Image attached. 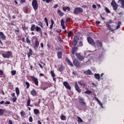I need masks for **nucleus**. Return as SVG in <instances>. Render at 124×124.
I'll return each instance as SVG.
<instances>
[{
  "label": "nucleus",
  "instance_id": "19",
  "mask_svg": "<svg viewBox=\"0 0 124 124\" xmlns=\"http://www.w3.org/2000/svg\"><path fill=\"white\" fill-rule=\"evenodd\" d=\"M77 49H78V48L75 46H74L72 48L71 53L73 55H74V54H75V52H76Z\"/></svg>",
  "mask_w": 124,
  "mask_h": 124
},
{
  "label": "nucleus",
  "instance_id": "34",
  "mask_svg": "<svg viewBox=\"0 0 124 124\" xmlns=\"http://www.w3.org/2000/svg\"><path fill=\"white\" fill-rule=\"evenodd\" d=\"M78 122L79 124H81V123H83V120L80 118V117H78Z\"/></svg>",
  "mask_w": 124,
  "mask_h": 124
},
{
  "label": "nucleus",
  "instance_id": "61",
  "mask_svg": "<svg viewBox=\"0 0 124 124\" xmlns=\"http://www.w3.org/2000/svg\"><path fill=\"white\" fill-rule=\"evenodd\" d=\"M39 76L40 77H42V76H44V75L43 73H40Z\"/></svg>",
  "mask_w": 124,
  "mask_h": 124
},
{
  "label": "nucleus",
  "instance_id": "49",
  "mask_svg": "<svg viewBox=\"0 0 124 124\" xmlns=\"http://www.w3.org/2000/svg\"><path fill=\"white\" fill-rule=\"evenodd\" d=\"M29 122H30V123H31V122H32V117L30 116V117H29Z\"/></svg>",
  "mask_w": 124,
  "mask_h": 124
},
{
  "label": "nucleus",
  "instance_id": "51",
  "mask_svg": "<svg viewBox=\"0 0 124 124\" xmlns=\"http://www.w3.org/2000/svg\"><path fill=\"white\" fill-rule=\"evenodd\" d=\"M72 73L73 75H74V76H76V75H77V72L76 71H73Z\"/></svg>",
  "mask_w": 124,
  "mask_h": 124
},
{
  "label": "nucleus",
  "instance_id": "38",
  "mask_svg": "<svg viewBox=\"0 0 124 124\" xmlns=\"http://www.w3.org/2000/svg\"><path fill=\"white\" fill-rule=\"evenodd\" d=\"M92 91H90V90H87L86 91L84 92V93H86V94H91V93H92Z\"/></svg>",
  "mask_w": 124,
  "mask_h": 124
},
{
  "label": "nucleus",
  "instance_id": "4",
  "mask_svg": "<svg viewBox=\"0 0 124 124\" xmlns=\"http://www.w3.org/2000/svg\"><path fill=\"white\" fill-rule=\"evenodd\" d=\"M112 23H113V20H109L108 22H107L106 23V25L108 28V29L109 31H114V29H113L110 26V24H112Z\"/></svg>",
  "mask_w": 124,
  "mask_h": 124
},
{
  "label": "nucleus",
  "instance_id": "43",
  "mask_svg": "<svg viewBox=\"0 0 124 124\" xmlns=\"http://www.w3.org/2000/svg\"><path fill=\"white\" fill-rule=\"evenodd\" d=\"M4 111L3 109L0 108V116H2L3 115Z\"/></svg>",
  "mask_w": 124,
  "mask_h": 124
},
{
  "label": "nucleus",
  "instance_id": "14",
  "mask_svg": "<svg viewBox=\"0 0 124 124\" xmlns=\"http://www.w3.org/2000/svg\"><path fill=\"white\" fill-rule=\"evenodd\" d=\"M79 103L82 106H86V103L85 102V99L83 98H80L79 100Z\"/></svg>",
  "mask_w": 124,
  "mask_h": 124
},
{
  "label": "nucleus",
  "instance_id": "33",
  "mask_svg": "<svg viewBox=\"0 0 124 124\" xmlns=\"http://www.w3.org/2000/svg\"><path fill=\"white\" fill-rule=\"evenodd\" d=\"M34 113L35 115H37L38 114H39L40 112H39V110H38L37 109H34Z\"/></svg>",
  "mask_w": 124,
  "mask_h": 124
},
{
  "label": "nucleus",
  "instance_id": "48",
  "mask_svg": "<svg viewBox=\"0 0 124 124\" xmlns=\"http://www.w3.org/2000/svg\"><path fill=\"white\" fill-rule=\"evenodd\" d=\"M28 54H30L31 55H32V50H31V49H29V53H28Z\"/></svg>",
  "mask_w": 124,
  "mask_h": 124
},
{
  "label": "nucleus",
  "instance_id": "30",
  "mask_svg": "<svg viewBox=\"0 0 124 124\" xmlns=\"http://www.w3.org/2000/svg\"><path fill=\"white\" fill-rule=\"evenodd\" d=\"M96 44L97 46H100V47L102 46V43L100 41H99V40L97 41Z\"/></svg>",
  "mask_w": 124,
  "mask_h": 124
},
{
  "label": "nucleus",
  "instance_id": "21",
  "mask_svg": "<svg viewBox=\"0 0 124 124\" xmlns=\"http://www.w3.org/2000/svg\"><path fill=\"white\" fill-rule=\"evenodd\" d=\"M31 93V95L33 96H35L36 94H37V92H36L34 90H32Z\"/></svg>",
  "mask_w": 124,
  "mask_h": 124
},
{
  "label": "nucleus",
  "instance_id": "29",
  "mask_svg": "<svg viewBox=\"0 0 124 124\" xmlns=\"http://www.w3.org/2000/svg\"><path fill=\"white\" fill-rule=\"evenodd\" d=\"M37 31L39 32L41 37H42V30L41 28H39L38 30H37Z\"/></svg>",
  "mask_w": 124,
  "mask_h": 124
},
{
  "label": "nucleus",
  "instance_id": "58",
  "mask_svg": "<svg viewBox=\"0 0 124 124\" xmlns=\"http://www.w3.org/2000/svg\"><path fill=\"white\" fill-rule=\"evenodd\" d=\"M4 104H10V101H6V102L4 103Z\"/></svg>",
  "mask_w": 124,
  "mask_h": 124
},
{
  "label": "nucleus",
  "instance_id": "54",
  "mask_svg": "<svg viewBox=\"0 0 124 124\" xmlns=\"http://www.w3.org/2000/svg\"><path fill=\"white\" fill-rule=\"evenodd\" d=\"M92 7L94 9H95L96 8V5H95V4H93V6H92Z\"/></svg>",
  "mask_w": 124,
  "mask_h": 124
},
{
  "label": "nucleus",
  "instance_id": "35",
  "mask_svg": "<svg viewBox=\"0 0 124 124\" xmlns=\"http://www.w3.org/2000/svg\"><path fill=\"white\" fill-rule=\"evenodd\" d=\"M38 26L41 27L42 28V29H43V28H44V27H43V23H42V22L41 21L38 22Z\"/></svg>",
  "mask_w": 124,
  "mask_h": 124
},
{
  "label": "nucleus",
  "instance_id": "12",
  "mask_svg": "<svg viewBox=\"0 0 124 124\" xmlns=\"http://www.w3.org/2000/svg\"><path fill=\"white\" fill-rule=\"evenodd\" d=\"M76 56L78 60L82 61L84 60V57L81 56V53H76Z\"/></svg>",
  "mask_w": 124,
  "mask_h": 124
},
{
  "label": "nucleus",
  "instance_id": "28",
  "mask_svg": "<svg viewBox=\"0 0 124 124\" xmlns=\"http://www.w3.org/2000/svg\"><path fill=\"white\" fill-rule=\"evenodd\" d=\"M27 106H30V107H31V99H30V98H29L27 100Z\"/></svg>",
  "mask_w": 124,
  "mask_h": 124
},
{
  "label": "nucleus",
  "instance_id": "8",
  "mask_svg": "<svg viewBox=\"0 0 124 124\" xmlns=\"http://www.w3.org/2000/svg\"><path fill=\"white\" fill-rule=\"evenodd\" d=\"M73 64L75 66H77V67H80L81 65L80 64V62H79V61H78L77 59H74L73 60Z\"/></svg>",
  "mask_w": 124,
  "mask_h": 124
},
{
  "label": "nucleus",
  "instance_id": "62",
  "mask_svg": "<svg viewBox=\"0 0 124 124\" xmlns=\"http://www.w3.org/2000/svg\"><path fill=\"white\" fill-rule=\"evenodd\" d=\"M66 9L68 11H70V8L69 7L67 6V9Z\"/></svg>",
  "mask_w": 124,
  "mask_h": 124
},
{
  "label": "nucleus",
  "instance_id": "7",
  "mask_svg": "<svg viewBox=\"0 0 124 124\" xmlns=\"http://www.w3.org/2000/svg\"><path fill=\"white\" fill-rule=\"evenodd\" d=\"M39 29H40V27H38V26H36L34 24H32L31 26V31H33L35 30L36 31H37Z\"/></svg>",
  "mask_w": 124,
  "mask_h": 124
},
{
  "label": "nucleus",
  "instance_id": "53",
  "mask_svg": "<svg viewBox=\"0 0 124 124\" xmlns=\"http://www.w3.org/2000/svg\"><path fill=\"white\" fill-rule=\"evenodd\" d=\"M38 64L39 66H40V67H41V68L42 69H43V66H42V65L41 64L38 63Z\"/></svg>",
  "mask_w": 124,
  "mask_h": 124
},
{
  "label": "nucleus",
  "instance_id": "41",
  "mask_svg": "<svg viewBox=\"0 0 124 124\" xmlns=\"http://www.w3.org/2000/svg\"><path fill=\"white\" fill-rule=\"evenodd\" d=\"M50 74H51L52 77H55L56 76L55 73H54L53 72V71H50Z\"/></svg>",
  "mask_w": 124,
  "mask_h": 124
},
{
  "label": "nucleus",
  "instance_id": "57",
  "mask_svg": "<svg viewBox=\"0 0 124 124\" xmlns=\"http://www.w3.org/2000/svg\"><path fill=\"white\" fill-rule=\"evenodd\" d=\"M11 96H13V97H16V96H15V93H12Z\"/></svg>",
  "mask_w": 124,
  "mask_h": 124
},
{
  "label": "nucleus",
  "instance_id": "50",
  "mask_svg": "<svg viewBox=\"0 0 124 124\" xmlns=\"http://www.w3.org/2000/svg\"><path fill=\"white\" fill-rule=\"evenodd\" d=\"M43 1H46V3H49L50 1H51V0H42Z\"/></svg>",
  "mask_w": 124,
  "mask_h": 124
},
{
  "label": "nucleus",
  "instance_id": "45",
  "mask_svg": "<svg viewBox=\"0 0 124 124\" xmlns=\"http://www.w3.org/2000/svg\"><path fill=\"white\" fill-rule=\"evenodd\" d=\"M12 75H15L16 74V70H13L11 72Z\"/></svg>",
  "mask_w": 124,
  "mask_h": 124
},
{
  "label": "nucleus",
  "instance_id": "42",
  "mask_svg": "<svg viewBox=\"0 0 124 124\" xmlns=\"http://www.w3.org/2000/svg\"><path fill=\"white\" fill-rule=\"evenodd\" d=\"M25 84L27 85V89H29V88H30V83H29V82L28 81H26L25 82Z\"/></svg>",
  "mask_w": 124,
  "mask_h": 124
},
{
  "label": "nucleus",
  "instance_id": "1",
  "mask_svg": "<svg viewBox=\"0 0 124 124\" xmlns=\"http://www.w3.org/2000/svg\"><path fill=\"white\" fill-rule=\"evenodd\" d=\"M83 11V9H82L81 7H77L74 9L73 13L75 15H78V14H79V13H82Z\"/></svg>",
  "mask_w": 124,
  "mask_h": 124
},
{
  "label": "nucleus",
  "instance_id": "22",
  "mask_svg": "<svg viewBox=\"0 0 124 124\" xmlns=\"http://www.w3.org/2000/svg\"><path fill=\"white\" fill-rule=\"evenodd\" d=\"M16 93L17 96H19L20 94V90H19V88L18 87L16 88Z\"/></svg>",
  "mask_w": 124,
  "mask_h": 124
},
{
  "label": "nucleus",
  "instance_id": "37",
  "mask_svg": "<svg viewBox=\"0 0 124 124\" xmlns=\"http://www.w3.org/2000/svg\"><path fill=\"white\" fill-rule=\"evenodd\" d=\"M72 33H73V32L72 31H68V35H67L68 37H69V38L70 37Z\"/></svg>",
  "mask_w": 124,
  "mask_h": 124
},
{
  "label": "nucleus",
  "instance_id": "17",
  "mask_svg": "<svg viewBox=\"0 0 124 124\" xmlns=\"http://www.w3.org/2000/svg\"><path fill=\"white\" fill-rule=\"evenodd\" d=\"M83 73L84 74H87V75H92L93 74L92 71L90 69L83 71Z\"/></svg>",
  "mask_w": 124,
  "mask_h": 124
},
{
  "label": "nucleus",
  "instance_id": "18",
  "mask_svg": "<svg viewBox=\"0 0 124 124\" xmlns=\"http://www.w3.org/2000/svg\"><path fill=\"white\" fill-rule=\"evenodd\" d=\"M94 98H95V100L98 102L99 105H100V106H101L102 108H103V105L102 104V103H101V102H100V101L98 100V98H97V97L95 96L94 97Z\"/></svg>",
  "mask_w": 124,
  "mask_h": 124
},
{
  "label": "nucleus",
  "instance_id": "63",
  "mask_svg": "<svg viewBox=\"0 0 124 124\" xmlns=\"http://www.w3.org/2000/svg\"><path fill=\"white\" fill-rule=\"evenodd\" d=\"M37 124H42V123H41V122H40V121L38 120L37 121Z\"/></svg>",
  "mask_w": 124,
  "mask_h": 124
},
{
  "label": "nucleus",
  "instance_id": "23",
  "mask_svg": "<svg viewBox=\"0 0 124 124\" xmlns=\"http://www.w3.org/2000/svg\"><path fill=\"white\" fill-rule=\"evenodd\" d=\"M95 79L99 80L100 79V75L99 74H94Z\"/></svg>",
  "mask_w": 124,
  "mask_h": 124
},
{
  "label": "nucleus",
  "instance_id": "27",
  "mask_svg": "<svg viewBox=\"0 0 124 124\" xmlns=\"http://www.w3.org/2000/svg\"><path fill=\"white\" fill-rule=\"evenodd\" d=\"M121 25H122V22L119 21L118 22L117 24V26H116V30H118V29H120L121 28Z\"/></svg>",
  "mask_w": 124,
  "mask_h": 124
},
{
  "label": "nucleus",
  "instance_id": "13",
  "mask_svg": "<svg viewBox=\"0 0 124 124\" xmlns=\"http://www.w3.org/2000/svg\"><path fill=\"white\" fill-rule=\"evenodd\" d=\"M63 86H64V87L66 88V89H67V90H71V87L69 86L68 82L64 81L63 82Z\"/></svg>",
  "mask_w": 124,
  "mask_h": 124
},
{
  "label": "nucleus",
  "instance_id": "10",
  "mask_svg": "<svg viewBox=\"0 0 124 124\" xmlns=\"http://www.w3.org/2000/svg\"><path fill=\"white\" fill-rule=\"evenodd\" d=\"M75 89L76 91H77V92H78V93H80L82 92V91L81 90V89H80V88L79 87V85H78L77 82H76L75 83Z\"/></svg>",
  "mask_w": 124,
  "mask_h": 124
},
{
  "label": "nucleus",
  "instance_id": "6",
  "mask_svg": "<svg viewBox=\"0 0 124 124\" xmlns=\"http://www.w3.org/2000/svg\"><path fill=\"white\" fill-rule=\"evenodd\" d=\"M87 41L89 44L93 45V46H94L95 45V43L93 41V39L91 37H88L87 38Z\"/></svg>",
  "mask_w": 124,
  "mask_h": 124
},
{
  "label": "nucleus",
  "instance_id": "15",
  "mask_svg": "<svg viewBox=\"0 0 124 124\" xmlns=\"http://www.w3.org/2000/svg\"><path fill=\"white\" fill-rule=\"evenodd\" d=\"M0 38L3 40H6V36L2 31H0Z\"/></svg>",
  "mask_w": 124,
  "mask_h": 124
},
{
  "label": "nucleus",
  "instance_id": "11",
  "mask_svg": "<svg viewBox=\"0 0 124 124\" xmlns=\"http://www.w3.org/2000/svg\"><path fill=\"white\" fill-rule=\"evenodd\" d=\"M31 78H32V80L34 82L35 85H36V86H38V79L33 76H31Z\"/></svg>",
  "mask_w": 124,
  "mask_h": 124
},
{
  "label": "nucleus",
  "instance_id": "24",
  "mask_svg": "<svg viewBox=\"0 0 124 124\" xmlns=\"http://www.w3.org/2000/svg\"><path fill=\"white\" fill-rule=\"evenodd\" d=\"M65 61L68 62V63L71 66H73V64H72V62H71V61L68 59V58H66L65 59Z\"/></svg>",
  "mask_w": 124,
  "mask_h": 124
},
{
  "label": "nucleus",
  "instance_id": "32",
  "mask_svg": "<svg viewBox=\"0 0 124 124\" xmlns=\"http://www.w3.org/2000/svg\"><path fill=\"white\" fill-rule=\"evenodd\" d=\"M61 119L62 121H66V117H65L64 115H61Z\"/></svg>",
  "mask_w": 124,
  "mask_h": 124
},
{
  "label": "nucleus",
  "instance_id": "26",
  "mask_svg": "<svg viewBox=\"0 0 124 124\" xmlns=\"http://www.w3.org/2000/svg\"><path fill=\"white\" fill-rule=\"evenodd\" d=\"M57 56L58 59H62V52H61V51H59L57 53Z\"/></svg>",
  "mask_w": 124,
  "mask_h": 124
},
{
  "label": "nucleus",
  "instance_id": "64",
  "mask_svg": "<svg viewBox=\"0 0 124 124\" xmlns=\"http://www.w3.org/2000/svg\"><path fill=\"white\" fill-rule=\"evenodd\" d=\"M8 123L9 124H13V123H12V121L11 120H9Z\"/></svg>",
  "mask_w": 124,
  "mask_h": 124
},
{
  "label": "nucleus",
  "instance_id": "56",
  "mask_svg": "<svg viewBox=\"0 0 124 124\" xmlns=\"http://www.w3.org/2000/svg\"><path fill=\"white\" fill-rule=\"evenodd\" d=\"M79 46H83V43L82 42H79Z\"/></svg>",
  "mask_w": 124,
  "mask_h": 124
},
{
  "label": "nucleus",
  "instance_id": "3",
  "mask_svg": "<svg viewBox=\"0 0 124 124\" xmlns=\"http://www.w3.org/2000/svg\"><path fill=\"white\" fill-rule=\"evenodd\" d=\"M111 5L112 6L113 10L116 12L118 10V4L115 1V0H112L111 2Z\"/></svg>",
  "mask_w": 124,
  "mask_h": 124
},
{
  "label": "nucleus",
  "instance_id": "44",
  "mask_svg": "<svg viewBox=\"0 0 124 124\" xmlns=\"http://www.w3.org/2000/svg\"><path fill=\"white\" fill-rule=\"evenodd\" d=\"M120 1H121L122 5H124V0H119L118 2H119Z\"/></svg>",
  "mask_w": 124,
  "mask_h": 124
},
{
  "label": "nucleus",
  "instance_id": "47",
  "mask_svg": "<svg viewBox=\"0 0 124 124\" xmlns=\"http://www.w3.org/2000/svg\"><path fill=\"white\" fill-rule=\"evenodd\" d=\"M28 29H29V27L24 26L22 27V30H23V31H25V30H28Z\"/></svg>",
  "mask_w": 124,
  "mask_h": 124
},
{
  "label": "nucleus",
  "instance_id": "2",
  "mask_svg": "<svg viewBox=\"0 0 124 124\" xmlns=\"http://www.w3.org/2000/svg\"><path fill=\"white\" fill-rule=\"evenodd\" d=\"M32 6L34 11H36V10L38 9V3H37V0H33L32 1Z\"/></svg>",
  "mask_w": 124,
  "mask_h": 124
},
{
  "label": "nucleus",
  "instance_id": "59",
  "mask_svg": "<svg viewBox=\"0 0 124 124\" xmlns=\"http://www.w3.org/2000/svg\"><path fill=\"white\" fill-rule=\"evenodd\" d=\"M96 24L97 25H99V24H100V21H96Z\"/></svg>",
  "mask_w": 124,
  "mask_h": 124
},
{
  "label": "nucleus",
  "instance_id": "20",
  "mask_svg": "<svg viewBox=\"0 0 124 124\" xmlns=\"http://www.w3.org/2000/svg\"><path fill=\"white\" fill-rule=\"evenodd\" d=\"M63 69H64V68L63 67V65L62 64H61L60 65V67H59L58 70L60 72H62V71H63Z\"/></svg>",
  "mask_w": 124,
  "mask_h": 124
},
{
  "label": "nucleus",
  "instance_id": "9",
  "mask_svg": "<svg viewBox=\"0 0 124 124\" xmlns=\"http://www.w3.org/2000/svg\"><path fill=\"white\" fill-rule=\"evenodd\" d=\"M79 40V37L76 36L74 37L73 40V46H76L77 45V43H78V40Z\"/></svg>",
  "mask_w": 124,
  "mask_h": 124
},
{
  "label": "nucleus",
  "instance_id": "31",
  "mask_svg": "<svg viewBox=\"0 0 124 124\" xmlns=\"http://www.w3.org/2000/svg\"><path fill=\"white\" fill-rule=\"evenodd\" d=\"M57 13L59 14V16H61V17L63 16V13L62 12V11H61L60 10H58Z\"/></svg>",
  "mask_w": 124,
  "mask_h": 124
},
{
  "label": "nucleus",
  "instance_id": "16",
  "mask_svg": "<svg viewBox=\"0 0 124 124\" xmlns=\"http://www.w3.org/2000/svg\"><path fill=\"white\" fill-rule=\"evenodd\" d=\"M38 46H39V42L38 41H36L33 46L34 50H37V48H38Z\"/></svg>",
  "mask_w": 124,
  "mask_h": 124
},
{
  "label": "nucleus",
  "instance_id": "46",
  "mask_svg": "<svg viewBox=\"0 0 124 124\" xmlns=\"http://www.w3.org/2000/svg\"><path fill=\"white\" fill-rule=\"evenodd\" d=\"M16 100H17V98L16 97H14L12 99L13 102H16Z\"/></svg>",
  "mask_w": 124,
  "mask_h": 124
},
{
  "label": "nucleus",
  "instance_id": "55",
  "mask_svg": "<svg viewBox=\"0 0 124 124\" xmlns=\"http://www.w3.org/2000/svg\"><path fill=\"white\" fill-rule=\"evenodd\" d=\"M62 9H63V11H66V10H67V6L65 7H63Z\"/></svg>",
  "mask_w": 124,
  "mask_h": 124
},
{
  "label": "nucleus",
  "instance_id": "40",
  "mask_svg": "<svg viewBox=\"0 0 124 124\" xmlns=\"http://www.w3.org/2000/svg\"><path fill=\"white\" fill-rule=\"evenodd\" d=\"M61 26H64V20L63 19H61Z\"/></svg>",
  "mask_w": 124,
  "mask_h": 124
},
{
  "label": "nucleus",
  "instance_id": "5",
  "mask_svg": "<svg viewBox=\"0 0 124 124\" xmlns=\"http://www.w3.org/2000/svg\"><path fill=\"white\" fill-rule=\"evenodd\" d=\"M12 55V52L11 51H7L6 53H3L2 56L3 58L8 59L9 57Z\"/></svg>",
  "mask_w": 124,
  "mask_h": 124
},
{
  "label": "nucleus",
  "instance_id": "25",
  "mask_svg": "<svg viewBox=\"0 0 124 124\" xmlns=\"http://www.w3.org/2000/svg\"><path fill=\"white\" fill-rule=\"evenodd\" d=\"M78 83L79 84V85H80V86H86V84L84 83L83 80H79L78 82Z\"/></svg>",
  "mask_w": 124,
  "mask_h": 124
},
{
  "label": "nucleus",
  "instance_id": "36",
  "mask_svg": "<svg viewBox=\"0 0 124 124\" xmlns=\"http://www.w3.org/2000/svg\"><path fill=\"white\" fill-rule=\"evenodd\" d=\"M26 42L29 44V45H31V40L29 39V37H27L26 38Z\"/></svg>",
  "mask_w": 124,
  "mask_h": 124
},
{
  "label": "nucleus",
  "instance_id": "52",
  "mask_svg": "<svg viewBox=\"0 0 124 124\" xmlns=\"http://www.w3.org/2000/svg\"><path fill=\"white\" fill-rule=\"evenodd\" d=\"M58 6H59V5H58V4H55V5L53 6V8H54V9H56V8H57Z\"/></svg>",
  "mask_w": 124,
  "mask_h": 124
},
{
  "label": "nucleus",
  "instance_id": "60",
  "mask_svg": "<svg viewBox=\"0 0 124 124\" xmlns=\"http://www.w3.org/2000/svg\"><path fill=\"white\" fill-rule=\"evenodd\" d=\"M20 114L21 115V116H25V113L23 112H21Z\"/></svg>",
  "mask_w": 124,
  "mask_h": 124
},
{
  "label": "nucleus",
  "instance_id": "39",
  "mask_svg": "<svg viewBox=\"0 0 124 124\" xmlns=\"http://www.w3.org/2000/svg\"><path fill=\"white\" fill-rule=\"evenodd\" d=\"M105 11L106 12H107V13H111V12L110 11L109 9H108V8L107 7L105 8Z\"/></svg>",
  "mask_w": 124,
  "mask_h": 124
}]
</instances>
